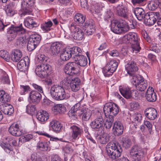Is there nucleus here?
<instances>
[{"label": "nucleus", "mask_w": 161, "mask_h": 161, "mask_svg": "<svg viewBox=\"0 0 161 161\" xmlns=\"http://www.w3.org/2000/svg\"><path fill=\"white\" fill-rule=\"evenodd\" d=\"M77 64L74 62H70L66 64L64 66V71L65 73L70 76L76 74L78 72Z\"/></svg>", "instance_id": "obj_13"}, {"label": "nucleus", "mask_w": 161, "mask_h": 161, "mask_svg": "<svg viewBox=\"0 0 161 161\" xmlns=\"http://www.w3.org/2000/svg\"><path fill=\"white\" fill-rule=\"evenodd\" d=\"M72 79L70 77H66L62 81L63 86L67 89L70 88Z\"/></svg>", "instance_id": "obj_49"}, {"label": "nucleus", "mask_w": 161, "mask_h": 161, "mask_svg": "<svg viewBox=\"0 0 161 161\" xmlns=\"http://www.w3.org/2000/svg\"><path fill=\"white\" fill-rule=\"evenodd\" d=\"M0 57H2L6 61H9L10 60V56L9 53L6 51H0Z\"/></svg>", "instance_id": "obj_54"}, {"label": "nucleus", "mask_w": 161, "mask_h": 161, "mask_svg": "<svg viewBox=\"0 0 161 161\" xmlns=\"http://www.w3.org/2000/svg\"><path fill=\"white\" fill-rule=\"evenodd\" d=\"M27 42V41L25 38L20 37L16 39L15 44L17 47L21 48L26 46Z\"/></svg>", "instance_id": "obj_39"}, {"label": "nucleus", "mask_w": 161, "mask_h": 161, "mask_svg": "<svg viewBox=\"0 0 161 161\" xmlns=\"http://www.w3.org/2000/svg\"><path fill=\"white\" fill-rule=\"evenodd\" d=\"M53 25L52 21L49 20L41 25V28L43 31L47 32L51 30V27Z\"/></svg>", "instance_id": "obj_44"}, {"label": "nucleus", "mask_w": 161, "mask_h": 161, "mask_svg": "<svg viewBox=\"0 0 161 161\" xmlns=\"http://www.w3.org/2000/svg\"><path fill=\"white\" fill-rule=\"evenodd\" d=\"M131 119H133L135 122L139 123L142 119V115L139 113H135L131 116Z\"/></svg>", "instance_id": "obj_53"}, {"label": "nucleus", "mask_w": 161, "mask_h": 161, "mask_svg": "<svg viewBox=\"0 0 161 161\" xmlns=\"http://www.w3.org/2000/svg\"><path fill=\"white\" fill-rule=\"evenodd\" d=\"M22 55V53L20 50L15 49L12 51L11 54V58L13 61L17 62L20 59Z\"/></svg>", "instance_id": "obj_28"}, {"label": "nucleus", "mask_w": 161, "mask_h": 161, "mask_svg": "<svg viewBox=\"0 0 161 161\" xmlns=\"http://www.w3.org/2000/svg\"><path fill=\"white\" fill-rule=\"evenodd\" d=\"M115 14L119 16L127 19L128 17L129 13L126 6L121 3L118 5L115 8Z\"/></svg>", "instance_id": "obj_10"}, {"label": "nucleus", "mask_w": 161, "mask_h": 161, "mask_svg": "<svg viewBox=\"0 0 161 161\" xmlns=\"http://www.w3.org/2000/svg\"><path fill=\"white\" fill-rule=\"evenodd\" d=\"M69 29L72 32V36L74 39L80 40L83 39L84 33L78 27L72 24L69 27Z\"/></svg>", "instance_id": "obj_12"}, {"label": "nucleus", "mask_w": 161, "mask_h": 161, "mask_svg": "<svg viewBox=\"0 0 161 161\" xmlns=\"http://www.w3.org/2000/svg\"><path fill=\"white\" fill-rule=\"evenodd\" d=\"M143 153L142 149L137 145L133 146L130 151V155L131 157L134 160L137 159H140V156L142 155Z\"/></svg>", "instance_id": "obj_16"}, {"label": "nucleus", "mask_w": 161, "mask_h": 161, "mask_svg": "<svg viewBox=\"0 0 161 161\" xmlns=\"http://www.w3.org/2000/svg\"><path fill=\"white\" fill-rule=\"evenodd\" d=\"M36 117L37 119L42 122L47 121L49 118V114L45 111L40 110L37 113Z\"/></svg>", "instance_id": "obj_25"}, {"label": "nucleus", "mask_w": 161, "mask_h": 161, "mask_svg": "<svg viewBox=\"0 0 161 161\" xmlns=\"http://www.w3.org/2000/svg\"><path fill=\"white\" fill-rule=\"evenodd\" d=\"M119 90L122 96L126 99L134 98L137 96L136 93L137 91L136 90L131 91L129 88L126 87L120 88Z\"/></svg>", "instance_id": "obj_14"}, {"label": "nucleus", "mask_w": 161, "mask_h": 161, "mask_svg": "<svg viewBox=\"0 0 161 161\" xmlns=\"http://www.w3.org/2000/svg\"><path fill=\"white\" fill-rule=\"evenodd\" d=\"M62 127L59 122L55 120H52L49 124L50 130L56 132H59Z\"/></svg>", "instance_id": "obj_30"}, {"label": "nucleus", "mask_w": 161, "mask_h": 161, "mask_svg": "<svg viewBox=\"0 0 161 161\" xmlns=\"http://www.w3.org/2000/svg\"><path fill=\"white\" fill-rule=\"evenodd\" d=\"M10 97L8 94L2 90L0 91V101L3 103H6L9 102Z\"/></svg>", "instance_id": "obj_40"}, {"label": "nucleus", "mask_w": 161, "mask_h": 161, "mask_svg": "<svg viewBox=\"0 0 161 161\" xmlns=\"http://www.w3.org/2000/svg\"><path fill=\"white\" fill-rule=\"evenodd\" d=\"M80 81L78 78H75L72 79L71 88L72 91L76 92L79 90L80 88Z\"/></svg>", "instance_id": "obj_29"}, {"label": "nucleus", "mask_w": 161, "mask_h": 161, "mask_svg": "<svg viewBox=\"0 0 161 161\" xmlns=\"http://www.w3.org/2000/svg\"><path fill=\"white\" fill-rule=\"evenodd\" d=\"M122 152V149L121 147L119 146V148L111 153V154H108V155L109 157L112 159L115 160L119 157Z\"/></svg>", "instance_id": "obj_38"}, {"label": "nucleus", "mask_w": 161, "mask_h": 161, "mask_svg": "<svg viewBox=\"0 0 161 161\" xmlns=\"http://www.w3.org/2000/svg\"><path fill=\"white\" fill-rule=\"evenodd\" d=\"M4 149L6 152L7 153H9L10 151L13 150L12 147L10 146V145H5L2 144L1 146Z\"/></svg>", "instance_id": "obj_62"}, {"label": "nucleus", "mask_w": 161, "mask_h": 161, "mask_svg": "<svg viewBox=\"0 0 161 161\" xmlns=\"http://www.w3.org/2000/svg\"><path fill=\"white\" fill-rule=\"evenodd\" d=\"M81 52V49L77 47H66L60 54V58L63 61H67L72 57L74 58L75 54H79Z\"/></svg>", "instance_id": "obj_4"}, {"label": "nucleus", "mask_w": 161, "mask_h": 161, "mask_svg": "<svg viewBox=\"0 0 161 161\" xmlns=\"http://www.w3.org/2000/svg\"><path fill=\"white\" fill-rule=\"evenodd\" d=\"M53 110L56 114H64L66 111V108L62 104H58L54 106Z\"/></svg>", "instance_id": "obj_41"}, {"label": "nucleus", "mask_w": 161, "mask_h": 161, "mask_svg": "<svg viewBox=\"0 0 161 161\" xmlns=\"http://www.w3.org/2000/svg\"><path fill=\"white\" fill-rule=\"evenodd\" d=\"M31 88L28 85H20V93L21 95H25L30 91Z\"/></svg>", "instance_id": "obj_50"}, {"label": "nucleus", "mask_w": 161, "mask_h": 161, "mask_svg": "<svg viewBox=\"0 0 161 161\" xmlns=\"http://www.w3.org/2000/svg\"><path fill=\"white\" fill-rule=\"evenodd\" d=\"M134 13L139 20L141 21L144 19L146 13L142 8H136L134 10Z\"/></svg>", "instance_id": "obj_31"}, {"label": "nucleus", "mask_w": 161, "mask_h": 161, "mask_svg": "<svg viewBox=\"0 0 161 161\" xmlns=\"http://www.w3.org/2000/svg\"><path fill=\"white\" fill-rule=\"evenodd\" d=\"M37 46L35 44L32 42H31L29 40L27 45V48L29 51H31L35 49Z\"/></svg>", "instance_id": "obj_60"}, {"label": "nucleus", "mask_w": 161, "mask_h": 161, "mask_svg": "<svg viewBox=\"0 0 161 161\" xmlns=\"http://www.w3.org/2000/svg\"><path fill=\"white\" fill-rule=\"evenodd\" d=\"M131 83L135 86L136 89L141 91H144L147 86V82L142 76L139 75L133 76L131 79Z\"/></svg>", "instance_id": "obj_6"}, {"label": "nucleus", "mask_w": 161, "mask_h": 161, "mask_svg": "<svg viewBox=\"0 0 161 161\" xmlns=\"http://www.w3.org/2000/svg\"><path fill=\"white\" fill-rule=\"evenodd\" d=\"M7 140L9 144H12L14 146H16L18 144L17 139H15L12 137H8Z\"/></svg>", "instance_id": "obj_58"}, {"label": "nucleus", "mask_w": 161, "mask_h": 161, "mask_svg": "<svg viewBox=\"0 0 161 161\" xmlns=\"http://www.w3.org/2000/svg\"><path fill=\"white\" fill-rule=\"evenodd\" d=\"M124 43H130L131 44V50L133 53L139 52L141 48L137 41V34L134 32H130L124 36L122 39Z\"/></svg>", "instance_id": "obj_2"}, {"label": "nucleus", "mask_w": 161, "mask_h": 161, "mask_svg": "<svg viewBox=\"0 0 161 161\" xmlns=\"http://www.w3.org/2000/svg\"><path fill=\"white\" fill-rule=\"evenodd\" d=\"M26 111L28 113H31L34 112L36 110L35 105H28L26 107Z\"/></svg>", "instance_id": "obj_61"}, {"label": "nucleus", "mask_w": 161, "mask_h": 161, "mask_svg": "<svg viewBox=\"0 0 161 161\" xmlns=\"http://www.w3.org/2000/svg\"><path fill=\"white\" fill-rule=\"evenodd\" d=\"M113 103L109 102L105 104L103 108V111L105 117L110 116Z\"/></svg>", "instance_id": "obj_37"}, {"label": "nucleus", "mask_w": 161, "mask_h": 161, "mask_svg": "<svg viewBox=\"0 0 161 161\" xmlns=\"http://www.w3.org/2000/svg\"><path fill=\"white\" fill-rule=\"evenodd\" d=\"M42 97L41 93L35 90H32L29 93V98L33 103H38L41 100Z\"/></svg>", "instance_id": "obj_22"}, {"label": "nucleus", "mask_w": 161, "mask_h": 161, "mask_svg": "<svg viewBox=\"0 0 161 161\" xmlns=\"http://www.w3.org/2000/svg\"><path fill=\"white\" fill-rule=\"evenodd\" d=\"M84 28H95L94 21L92 19H89L86 21L84 24Z\"/></svg>", "instance_id": "obj_55"}, {"label": "nucleus", "mask_w": 161, "mask_h": 161, "mask_svg": "<svg viewBox=\"0 0 161 161\" xmlns=\"http://www.w3.org/2000/svg\"><path fill=\"white\" fill-rule=\"evenodd\" d=\"M29 60L28 57L21 59L17 64V67L20 71H25L26 67L29 65Z\"/></svg>", "instance_id": "obj_27"}, {"label": "nucleus", "mask_w": 161, "mask_h": 161, "mask_svg": "<svg viewBox=\"0 0 161 161\" xmlns=\"http://www.w3.org/2000/svg\"><path fill=\"white\" fill-rule=\"evenodd\" d=\"M33 0H23L21 4L22 12L21 16L31 14V7L33 5Z\"/></svg>", "instance_id": "obj_11"}, {"label": "nucleus", "mask_w": 161, "mask_h": 161, "mask_svg": "<svg viewBox=\"0 0 161 161\" xmlns=\"http://www.w3.org/2000/svg\"><path fill=\"white\" fill-rule=\"evenodd\" d=\"M51 70L52 68L50 65L47 64L42 63L37 66L35 71L36 74L39 76L44 77L47 76Z\"/></svg>", "instance_id": "obj_8"}, {"label": "nucleus", "mask_w": 161, "mask_h": 161, "mask_svg": "<svg viewBox=\"0 0 161 161\" xmlns=\"http://www.w3.org/2000/svg\"><path fill=\"white\" fill-rule=\"evenodd\" d=\"M77 104L74 105L69 112L68 115L72 119H76L77 116L81 117L82 120L87 121L90 119L92 115L90 110L87 108L78 109Z\"/></svg>", "instance_id": "obj_1"}, {"label": "nucleus", "mask_w": 161, "mask_h": 161, "mask_svg": "<svg viewBox=\"0 0 161 161\" xmlns=\"http://www.w3.org/2000/svg\"><path fill=\"white\" fill-rule=\"evenodd\" d=\"M37 147L42 151L50 150V148L49 147L47 143L45 142H39L38 143Z\"/></svg>", "instance_id": "obj_46"}, {"label": "nucleus", "mask_w": 161, "mask_h": 161, "mask_svg": "<svg viewBox=\"0 0 161 161\" xmlns=\"http://www.w3.org/2000/svg\"><path fill=\"white\" fill-rule=\"evenodd\" d=\"M38 134L44 136L48 138H50V140L51 141H57L59 140V139L57 137H51V136L47 133L43 131L37 132Z\"/></svg>", "instance_id": "obj_56"}, {"label": "nucleus", "mask_w": 161, "mask_h": 161, "mask_svg": "<svg viewBox=\"0 0 161 161\" xmlns=\"http://www.w3.org/2000/svg\"><path fill=\"white\" fill-rule=\"evenodd\" d=\"M2 111L6 114L10 115L12 114L14 111L13 107L8 104H3L1 107Z\"/></svg>", "instance_id": "obj_32"}, {"label": "nucleus", "mask_w": 161, "mask_h": 161, "mask_svg": "<svg viewBox=\"0 0 161 161\" xmlns=\"http://www.w3.org/2000/svg\"><path fill=\"white\" fill-rule=\"evenodd\" d=\"M125 68L128 73L129 75L133 77L135 72L138 70V68L137 66L136 63L133 61L129 62L125 66Z\"/></svg>", "instance_id": "obj_19"}, {"label": "nucleus", "mask_w": 161, "mask_h": 161, "mask_svg": "<svg viewBox=\"0 0 161 161\" xmlns=\"http://www.w3.org/2000/svg\"><path fill=\"white\" fill-rule=\"evenodd\" d=\"M41 40L40 35L37 34H34L30 36L29 40L37 45L40 43Z\"/></svg>", "instance_id": "obj_43"}, {"label": "nucleus", "mask_w": 161, "mask_h": 161, "mask_svg": "<svg viewBox=\"0 0 161 161\" xmlns=\"http://www.w3.org/2000/svg\"><path fill=\"white\" fill-rule=\"evenodd\" d=\"M32 85L34 88L38 91V92L40 93H43V89L41 86L35 83H33Z\"/></svg>", "instance_id": "obj_64"}, {"label": "nucleus", "mask_w": 161, "mask_h": 161, "mask_svg": "<svg viewBox=\"0 0 161 161\" xmlns=\"http://www.w3.org/2000/svg\"><path fill=\"white\" fill-rule=\"evenodd\" d=\"M118 144L113 142L108 143L106 146V151L107 154H111L113 151L119 148Z\"/></svg>", "instance_id": "obj_34"}, {"label": "nucleus", "mask_w": 161, "mask_h": 161, "mask_svg": "<svg viewBox=\"0 0 161 161\" xmlns=\"http://www.w3.org/2000/svg\"><path fill=\"white\" fill-rule=\"evenodd\" d=\"M112 108L110 116L114 117V116L116 115L119 112V107L116 104L113 103Z\"/></svg>", "instance_id": "obj_52"}, {"label": "nucleus", "mask_w": 161, "mask_h": 161, "mask_svg": "<svg viewBox=\"0 0 161 161\" xmlns=\"http://www.w3.org/2000/svg\"><path fill=\"white\" fill-rule=\"evenodd\" d=\"M50 93L52 97L56 100L67 99L69 97L62 86H58L52 87Z\"/></svg>", "instance_id": "obj_3"}, {"label": "nucleus", "mask_w": 161, "mask_h": 161, "mask_svg": "<svg viewBox=\"0 0 161 161\" xmlns=\"http://www.w3.org/2000/svg\"><path fill=\"white\" fill-rule=\"evenodd\" d=\"M1 81L4 84H8L9 83V80L8 76L6 74H4L1 79Z\"/></svg>", "instance_id": "obj_63"}, {"label": "nucleus", "mask_w": 161, "mask_h": 161, "mask_svg": "<svg viewBox=\"0 0 161 161\" xmlns=\"http://www.w3.org/2000/svg\"><path fill=\"white\" fill-rule=\"evenodd\" d=\"M158 0L152 1L150 2L148 4V7L149 10H154L158 7Z\"/></svg>", "instance_id": "obj_48"}, {"label": "nucleus", "mask_w": 161, "mask_h": 161, "mask_svg": "<svg viewBox=\"0 0 161 161\" xmlns=\"http://www.w3.org/2000/svg\"><path fill=\"white\" fill-rule=\"evenodd\" d=\"M8 132L12 135L15 136H19L22 134V130L19 125L18 124H12L9 128Z\"/></svg>", "instance_id": "obj_17"}, {"label": "nucleus", "mask_w": 161, "mask_h": 161, "mask_svg": "<svg viewBox=\"0 0 161 161\" xmlns=\"http://www.w3.org/2000/svg\"><path fill=\"white\" fill-rule=\"evenodd\" d=\"M146 97L149 102H153L156 99V93L154 92L152 87H149L146 93Z\"/></svg>", "instance_id": "obj_24"}, {"label": "nucleus", "mask_w": 161, "mask_h": 161, "mask_svg": "<svg viewBox=\"0 0 161 161\" xmlns=\"http://www.w3.org/2000/svg\"><path fill=\"white\" fill-rule=\"evenodd\" d=\"M124 127L122 124L119 121H115L113 127V131L115 136L121 135L123 132Z\"/></svg>", "instance_id": "obj_18"}, {"label": "nucleus", "mask_w": 161, "mask_h": 161, "mask_svg": "<svg viewBox=\"0 0 161 161\" xmlns=\"http://www.w3.org/2000/svg\"><path fill=\"white\" fill-rule=\"evenodd\" d=\"M117 23L120 29L121 33H125L128 31V25L126 21L123 19L117 20Z\"/></svg>", "instance_id": "obj_33"}, {"label": "nucleus", "mask_w": 161, "mask_h": 161, "mask_svg": "<svg viewBox=\"0 0 161 161\" xmlns=\"http://www.w3.org/2000/svg\"><path fill=\"white\" fill-rule=\"evenodd\" d=\"M118 63L114 60H109L103 69V73L105 77L112 75L116 69Z\"/></svg>", "instance_id": "obj_7"}, {"label": "nucleus", "mask_w": 161, "mask_h": 161, "mask_svg": "<svg viewBox=\"0 0 161 161\" xmlns=\"http://www.w3.org/2000/svg\"><path fill=\"white\" fill-rule=\"evenodd\" d=\"M39 154V153H33L31 155V159L33 161H41V157Z\"/></svg>", "instance_id": "obj_59"}, {"label": "nucleus", "mask_w": 161, "mask_h": 161, "mask_svg": "<svg viewBox=\"0 0 161 161\" xmlns=\"http://www.w3.org/2000/svg\"><path fill=\"white\" fill-rule=\"evenodd\" d=\"M145 114L147 118L150 120H154L157 117L156 110L153 108H149L145 111Z\"/></svg>", "instance_id": "obj_23"}, {"label": "nucleus", "mask_w": 161, "mask_h": 161, "mask_svg": "<svg viewBox=\"0 0 161 161\" xmlns=\"http://www.w3.org/2000/svg\"><path fill=\"white\" fill-rule=\"evenodd\" d=\"M131 142L130 139L124 137L122 138V146L125 148H129L131 145Z\"/></svg>", "instance_id": "obj_51"}, {"label": "nucleus", "mask_w": 161, "mask_h": 161, "mask_svg": "<svg viewBox=\"0 0 161 161\" xmlns=\"http://www.w3.org/2000/svg\"><path fill=\"white\" fill-rule=\"evenodd\" d=\"M74 59L75 61L74 62L76 63L77 66L78 65L80 66H85L87 63V58L86 56L79 54H76Z\"/></svg>", "instance_id": "obj_21"}, {"label": "nucleus", "mask_w": 161, "mask_h": 161, "mask_svg": "<svg viewBox=\"0 0 161 161\" xmlns=\"http://www.w3.org/2000/svg\"><path fill=\"white\" fill-rule=\"evenodd\" d=\"M71 130V137L74 139L79 138L83 132L80 127L75 125H73L70 127Z\"/></svg>", "instance_id": "obj_20"}, {"label": "nucleus", "mask_w": 161, "mask_h": 161, "mask_svg": "<svg viewBox=\"0 0 161 161\" xmlns=\"http://www.w3.org/2000/svg\"><path fill=\"white\" fill-rule=\"evenodd\" d=\"M104 121L102 117L101 116L97 118L90 123L91 128L97 130H98L100 129H102L104 124Z\"/></svg>", "instance_id": "obj_15"}, {"label": "nucleus", "mask_w": 161, "mask_h": 161, "mask_svg": "<svg viewBox=\"0 0 161 161\" xmlns=\"http://www.w3.org/2000/svg\"><path fill=\"white\" fill-rule=\"evenodd\" d=\"M85 19V17L81 14H76L74 18V21L78 24H83Z\"/></svg>", "instance_id": "obj_47"}, {"label": "nucleus", "mask_w": 161, "mask_h": 161, "mask_svg": "<svg viewBox=\"0 0 161 161\" xmlns=\"http://www.w3.org/2000/svg\"><path fill=\"white\" fill-rule=\"evenodd\" d=\"M97 141L102 144H106L109 140L110 136L107 134L97 135L96 136Z\"/></svg>", "instance_id": "obj_35"}, {"label": "nucleus", "mask_w": 161, "mask_h": 161, "mask_svg": "<svg viewBox=\"0 0 161 161\" xmlns=\"http://www.w3.org/2000/svg\"><path fill=\"white\" fill-rule=\"evenodd\" d=\"M62 47V45L60 43L54 42L51 45L50 52L53 55H56L60 52Z\"/></svg>", "instance_id": "obj_26"}, {"label": "nucleus", "mask_w": 161, "mask_h": 161, "mask_svg": "<svg viewBox=\"0 0 161 161\" xmlns=\"http://www.w3.org/2000/svg\"><path fill=\"white\" fill-rule=\"evenodd\" d=\"M84 33L87 36L92 35L95 31V28H84Z\"/></svg>", "instance_id": "obj_57"}, {"label": "nucleus", "mask_w": 161, "mask_h": 161, "mask_svg": "<svg viewBox=\"0 0 161 161\" xmlns=\"http://www.w3.org/2000/svg\"><path fill=\"white\" fill-rule=\"evenodd\" d=\"M106 119L105 123H104V126L107 129H110L112 127V124L114 121V117H105Z\"/></svg>", "instance_id": "obj_45"}, {"label": "nucleus", "mask_w": 161, "mask_h": 161, "mask_svg": "<svg viewBox=\"0 0 161 161\" xmlns=\"http://www.w3.org/2000/svg\"><path fill=\"white\" fill-rule=\"evenodd\" d=\"M117 24V20L112 21L111 24V30L113 32L116 34L121 33L122 31L120 30V29Z\"/></svg>", "instance_id": "obj_42"}, {"label": "nucleus", "mask_w": 161, "mask_h": 161, "mask_svg": "<svg viewBox=\"0 0 161 161\" xmlns=\"http://www.w3.org/2000/svg\"><path fill=\"white\" fill-rule=\"evenodd\" d=\"M24 25L25 27L30 29L36 27L37 26V23L34 21L32 18L30 17L27 18L25 20Z\"/></svg>", "instance_id": "obj_36"}, {"label": "nucleus", "mask_w": 161, "mask_h": 161, "mask_svg": "<svg viewBox=\"0 0 161 161\" xmlns=\"http://www.w3.org/2000/svg\"><path fill=\"white\" fill-rule=\"evenodd\" d=\"M25 32V30L23 28L21 25L19 26L12 25L8 28L7 36L8 39L9 41L13 40L16 36L17 35L23 34Z\"/></svg>", "instance_id": "obj_5"}, {"label": "nucleus", "mask_w": 161, "mask_h": 161, "mask_svg": "<svg viewBox=\"0 0 161 161\" xmlns=\"http://www.w3.org/2000/svg\"><path fill=\"white\" fill-rule=\"evenodd\" d=\"M159 18V13L150 12L146 13L144 20L145 23L147 25L151 26L153 25Z\"/></svg>", "instance_id": "obj_9"}]
</instances>
